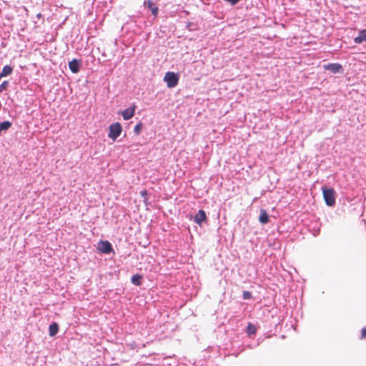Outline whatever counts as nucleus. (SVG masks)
I'll list each match as a JSON object with an SVG mask.
<instances>
[{"mask_svg": "<svg viewBox=\"0 0 366 366\" xmlns=\"http://www.w3.org/2000/svg\"><path fill=\"white\" fill-rule=\"evenodd\" d=\"M323 197L327 205L332 207L335 204V192L332 188L322 187Z\"/></svg>", "mask_w": 366, "mask_h": 366, "instance_id": "f257e3e1", "label": "nucleus"}, {"mask_svg": "<svg viewBox=\"0 0 366 366\" xmlns=\"http://www.w3.org/2000/svg\"><path fill=\"white\" fill-rule=\"evenodd\" d=\"M164 81L169 88H173L178 84L179 75L174 72L168 71L164 75Z\"/></svg>", "mask_w": 366, "mask_h": 366, "instance_id": "f03ea898", "label": "nucleus"}, {"mask_svg": "<svg viewBox=\"0 0 366 366\" xmlns=\"http://www.w3.org/2000/svg\"><path fill=\"white\" fill-rule=\"evenodd\" d=\"M122 131V127L120 123L116 122L112 124L109 127V134L108 136L113 141H115L117 138L121 134Z\"/></svg>", "mask_w": 366, "mask_h": 366, "instance_id": "7ed1b4c3", "label": "nucleus"}, {"mask_svg": "<svg viewBox=\"0 0 366 366\" xmlns=\"http://www.w3.org/2000/svg\"><path fill=\"white\" fill-rule=\"evenodd\" d=\"M97 249L104 254H109L112 251V247L108 241H100L98 244Z\"/></svg>", "mask_w": 366, "mask_h": 366, "instance_id": "20e7f679", "label": "nucleus"}, {"mask_svg": "<svg viewBox=\"0 0 366 366\" xmlns=\"http://www.w3.org/2000/svg\"><path fill=\"white\" fill-rule=\"evenodd\" d=\"M136 106L134 105L132 107L127 108L121 112L124 119L129 120L132 118L134 115Z\"/></svg>", "mask_w": 366, "mask_h": 366, "instance_id": "39448f33", "label": "nucleus"}, {"mask_svg": "<svg viewBox=\"0 0 366 366\" xmlns=\"http://www.w3.org/2000/svg\"><path fill=\"white\" fill-rule=\"evenodd\" d=\"M325 69L329 70L332 73H338L342 69V66L340 64H329L324 66Z\"/></svg>", "mask_w": 366, "mask_h": 366, "instance_id": "423d86ee", "label": "nucleus"}, {"mask_svg": "<svg viewBox=\"0 0 366 366\" xmlns=\"http://www.w3.org/2000/svg\"><path fill=\"white\" fill-rule=\"evenodd\" d=\"M206 219H207V216H206L205 212L202 209H199L198 211V213L197 214V215L194 217V222L197 224L201 225L202 222L205 221Z\"/></svg>", "mask_w": 366, "mask_h": 366, "instance_id": "0eeeda50", "label": "nucleus"}, {"mask_svg": "<svg viewBox=\"0 0 366 366\" xmlns=\"http://www.w3.org/2000/svg\"><path fill=\"white\" fill-rule=\"evenodd\" d=\"M144 6L151 10L152 14L154 16H157L158 14L159 9L152 0H148L144 2Z\"/></svg>", "mask_w": 366, "mask_h": 366, "instance_id": "6e6552de", "label": "nucleus"}, {"mask_svg": "<svg viewBox=\"0 0 366 366\" xmlns=\"http://www.w3.org/2000/svg\"><path fill=\"white\" fill-rule=\"evenodd\" d=\"M69 68L73 73H77L79 71L80 63L76 59H73L69 62Z\"/></svg>", "mask_w": 366, "mask_h": 366, "instance_id": "1a4fd4ad", "label": "nucleus"}, {"mask_svg": "<svg viewBox=\"0 0 366 366\" xmlns=\"http://www.w3.org/2000/svg\"><path fill=\"white\" fill-rule=\"evenodd\" d=\"M354 41L356 44H361L363 41H366V29L360 31L359 35L354 39Z\"/></svg>", "mask_w": 366, "mask_h": 366, "instance_id": "9d476101", "label": "nucleus"}, {"mask_svg": "<svg viewBox=\"0 0 366 366\" xmlns=\"http://www.w3.org/2000/svg\"><path fill=\"white\" fill-rule=\"evenodd\" d=\"M259 221L264 224L269 222V216L265 209H262L260 210Z\"/></svg>", "mask_w": 366, "mask_h": 366, "instance_id": "9b49d317", "label": "nucleus"}, {"mask_svg": "<svg viewBox=\"0 0 366 366\" xmlns=\"http://www.w3.org/2000/svg\"><path fill=\"white\" fill-rule=\"evenodd\" d=\"M59 331V325L57 323L54 322L49 325V332L50 336H54Z\"/></svg>", "mask_w": 366, "mask_h": 366, "instance_id": "f8f14e48", "label": "nucleus"}, {"mask_svg": "<svg viewBox=\"0 0 366 366\" xmlns=\"http://www.w3.org/2000/svg\"><path fill=\"white\" fill-rule=\"evenodd\" d=\"M13 71V68L11 66L6 65L3 67L2 71L1 72V76H7L10 75Z\"/></svg>", "mask_w": 366, "mask_h": 366, "instance_id": "ddd939ff", "label": "nucleus"}, {"mask_svg": "<svg viewBox=\"0 0 366 366\" xmlns=\"http://www.w3.org/2000/svg\"><path fill=\"white\" fill-rule=\"evenodd\" d=\"M142 277L139 274H134L132 277L131 281L135 285H140L142 284Z\"/></svg>", "mask_w": 366, "mask_h": 366, "instance_id": "4468645a", "label": "nucleus"}, {"mask_svg": "<svg viewBox=\"0 0 366 366\" xmlns=\"http://www.w3.org/2000/svg\"><path fill=\"white\" fill-rule=\"evenodd\" d=\"M246 331L249 335H254L257 332V328L252 323H249Z\"/></svg>", "mask_w": 366, "mask_h": 366, "instance_id": "2eb2a0df", "label": "nucleus"}, {"mask_svg": "<svg viewBox=\"0 0 366 366\" xmlns=\"http://www.w3.org/2000/svg\"><path fill=\"white\" fill-rule=\"evenodd\" d=\"M9 86V81H4L1 83V84L0 85V93L2 92L3 91L6 90L7 89Z\"/></svg>", "mask_w": 366, "mask_h": 366, "instance_id": "dca6fc26", "label": "nucleus"}, {"mask_svg": "<svg viewBox=\"0 0 366 366\" xmlns=\"http://www.w3.org/2000/svg\"><path fill=\"white\" fill-rule=\"evenodd\" d=\"M242 297L244 300H249L252 298V293L249 291H244L242 293Z\"/></svg>", "mask_w": 366, "mask_h": 366, "instance_id": "f3484780", "label": "nucleus"}, {"mask_svg": "<svg viewBox=\"0 0 366 366\" xmlns=\"http://www.w3.org/2000/svg\"><path fill=\"white\" fill-rule=\"evenodd\" d=\"M141 129H142V124H138L135 126L134 127V132L136 134H139L141 132Z\"/></svg>", "mask_w": 366, "mask_h": 366, "instance_id": "a211bd4d", "label": "nucleus"}, {"mask_svg": "<svg viewBox=\"0 0 366 366\" xmlns=\"http://www.w3.org/2000/svg\"><path fill=\"white\" fill-rule=\"evenodd\" d=\"M361 339H366V327H365L362 330Z\"/></svg>", "mask_w": 366, "mask_h": 366, "instance_id": "6ab92c4d", "label": "nucleus"}, {"mask_svg": "<svg viewBox=\"0 0 366 366\" xmlns=\"http://www.w3.org/2000/svg\"><path fill=\"white\" fill-rule=\"evenodd\" d=\"M225 1L229 2L232 5L237 4L240 0H224Z\"/></svg>", "mask_w": 366, "mask_h": 366, "instance_id": "aec40b11", "label": "nucleus"}, {"mask_svg": "<svg viewBox=\"0 0 366 366\" xmlns=\"http://www.w3.org/2000/svg\"><path fill=\"white\" fill-rule=\"evenodd\" d=\"M141 195H142L143 197L146 198V197H147V196L148 195L147 191L146 189L142 190V191L141 192Z\"/></svg>", "mask_w": 366, "mask_h": 366, "instance_id": "412c9836", "label": "nucleus"}, {"mask_svg": "<svg viewBox=\"0 0 366 366\" xmlns=\"http://www.w3.org/2000/svg\"><path fill=\"white\" fill-rule=\"evenodd\" d=\"M2 77H4V76H1V74L0 73V79H1Z\"/></svg>", "mask_w": 366, "mask_h": 366, "instance_id": "4be33fe9", "label": "nucleus"}]
</instances>
